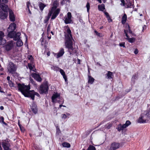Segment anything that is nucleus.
Instances as JSON below:
<instances>
[{
  "label": "nucleus",
  "instance_id": "f257e3e1",
  "mask_svg": "<svg viewBox=\"0 0 150 150\" xmlns=\"http://www.w3.org/2000/svg\"><path fill=\"white\" fill-rule=\"evenodd\" d=\"M64 33L65 45L66 47L68 49L70 54H72L76 52V50L72 46L73 39L71 35V30L68 26L66 27Z\"/></svg>",
  "mask_w": 150,
  "mask_h": 150
},
{
  "label": "nucleus",
  "instance_id": "f03ea898",
  "mask_svg": "<svg viewBox=\"0 0 150 150\" xmlns=\"http://www.w3.org/2000/svg\"><path fill=\"white\" fill-rule=\"evenodd\" d=\"M18 90L20 91L21 93L25 97H29L30 86L29 85H25L24 84L18 83Z\"/></svg>",
  "mask_w": 150,
  "mask_h": 150
},
{
  "label": "nucleus",
  "instance_id": "7ed1b4c3",
  "mask_svg": "<svg viewBox=\"0 0 150 150\" xmlns=\"http://www.w3.org/2000/svg\"><path fill=\"white\" fill-rule=\"evenodd\" d=\"M0 7L1 10H0V18L1 19H4L8 16L7 10L8 9L7 5L3 3L0 4Z\"/></svg>",
  "mask_w": 150,
  "mask_h": 150
},
{
  "label": "nucleus",
  "instance_id": "20e7f679",
  "mask_svg": "<svg viewBox=\"0 0 150 150\" xmlns=\"http://www.w3.org/2000/svg\"><path fill=\"white\" fill-rule=\"evenodd\" d=\"M52 101L53 103L58 102L59 103H63L64 101L63 99L60 97L59 94L55 93L54 94L52 97Z\"/></svg>",
  "mask_w": 150,
  "mask_h": 150
},
{
  "label": "nucleus",
  "instance_id": "39448f33",
  "mask_svg": "<svg viewBox=\"0 0 150 150\" xmlns=\"http://www.w3.org/2000/svg\"><path fill=\"white\" fill-rule=\"evenodd\" d=\"M58 4L59 2L57 1L56 0L54 1L53 4V7L52 8L51 10H50L48 13L47 19V21L50 18L54 11L56 10V9Z\"/></svg>",
  "mask_w": 150,
  "mask_h": 150
},
{
  "label": "nucleus",
  "instance_id": "423d86ee",
  "mask_svg": "<svg viewBox=\"0 0 150 150\" xmlns=\"http://www.w3.org/2000/svg\"><path fill=\"white\" fill-rule=\"evenodd\" d=\"M131 124V122L129 120H127L125 123L123 125L120 124L117 126V127L116 128L118 131L120 132L121 130H123L124 129L127 127L128 126Z\"/></svg>",
  "mask_w": 150,
  "mask_h": 150
},
{
  "label": "nucleus",
  "instance_id": "0eeeda50",
  "mask_svg": "<svg viewBox=\"0 0 150 150\" xmlns=\"http://www.w3.org/2000/svg\"><path fill=\"white\" fill-rule=\"evenodd\" d=\"M7 69L10 73L13 74L15 72L16 69L13 63L11 62L8 65Z\"/></svg>",
  "mask_w": 150,
  "mask_h": 150
},
{
  "label": "nucleus",
  "instance_id": "6e6552de",
  "mask_svg": "<svg viewBox=\"0 0 150 150\" xmlns=\"http://www.w3.org/2000/svg\"><path fill=\"white\" fill-rule=\"evenodd\" d=\"M48 87L47 84H42L40 86V92L41 94L46 93L47 92Z\"/></svg>",
  "mask_w": 150,
  "mask_h": 150
},
{
  "label": "nucleus",
  "instance_id": "1a4fd4ad",
  "mask_svg": "<svg viewBox=\"0 0 150 150\" xmlns=\"http://www.w3.org/2000/svg\"><path fill=\"white\" fill-rule=\"evenodd\" d=\"M71 18L72 16L71 13L68 12L67 14L64 17V23L66 24L71 23L72 21Z\"/></svg>",
  "mask_w": 150,
  "mask_h": 150
},
{
  "label": "nucleus",
  "instance_id": "9d476101",
  "mask_svg": "<svg viewBox=\"0 0 150 150\" xmlns=\"http://www.w3.org/2000/svg\"><path fill=\"white\" fill-rule=\"evenodd\" d=\"M2 145L4 150H11L10 148V144L8 141L3 140L2 142Z\"/></svg>",
  "mask_w": 150,
  "mask_h": 150
},
{
  "label": "nucleus",
  "instance_id": "9b49d317",
  "mask_svg": "<svg viewBox=\"0 0 150 150\" xmlns=\"http://www.w3.org/2000/svg\"><path fill=\"white\" fill-rule=\"evenodd\" d=\"M141 116L145 122L148 121L150 118V111H146L143 113Z\"/></svg>",
  "mask_w": 150,
  "mask_h": 150
},
{
  "label": "nucleus",
  "instance_id": "f8f14e48",
  "mask_svg": "<svg viewBox=\"0 0 150 150\" xmlns=\"http://www.w3.org/2000/svg\"><path fill=\"white\" fill-rule=\"evenodd\" d=\"M120 146V144L118 143L113 142L112 143L110 147L108 148V150H116L119 149Z\"/></svg>",
  "mask_w": 150,
  "mask_h": 150
},
{
  "label": "nucleus",
  "instance_id": "ddd939ff",
  "mask_svg": "<svg viewBox=\"0 0 150 150\" xmlns=\"http://www.w3.org/2000/svg\"><path fill=\"white\" fill-rule=\"evenodd\" d=\"M36 95L37 96L39 97L40 95L37 92L34 91V90H32L30 91L29 96L28 97H30L33 100H34L35 96Z\"/></svg>",
  "mask_w": 150,
  "mask_h": 150
},
{
  "label": "nucleus",
  "instance_id": "4468645a",
  "mask_svg": "<svg viewBox=\"0 0 150 150\" xmlns=\"http://www.w3.org/2000/svg\"><path fill=\"white\" fill-rule=\"evenodd\" d=\"M9 18L11 21L14 22L15 20V18L13 13L10 9L9 10Z\"/></svg>",
  "mask_w": 150,
  "mask_h": 150
},
{
  "label": "nucleus",
  "instance_id": "2eb2a0df",
  "mask_svg": "<svg viewBox=\"0 0 150 150\" xmlns=\"http://www.w3.org/2000/svg\"><path fill=\"white\" fill-rule=\"evenodd\" d=\"M16 28V24L14 23H11L8 28V32L14 31Z\"/></svg>",
  "mask_w": 150,
  "mask_h": 150
},
{
  "label": "nucleus",
  "instance_id": "dca6fc26",
  "mask_svg": "<svg viewBox=\"0 0 150 150\" xmlns=\"http://www.w3.org/2000/svg\"><path fill=\"white\" fill-rule=\"evenodd\" d=\"M13 41H9L6 46V49L7 51L10 50L13 46Z\"/></svg>",
  "mask_w": 150,
  "mask_h": 150
},
{
  "label": "nucleus",
  "instance_id": "f3484780",
  "mask_svg": "<svg viewBox=\"0 0 150 150\" xmlns=\"http://www.w3.org/2000/svg\"><path fill=\"white\" fill-rule=\"evenodd\" d=\"M127 2L126 5L127 8H133L134 7L133 0H126Z\"/></svg>",
  "mask_w": 150,
  "mask_h": 150
},
{
  "label": "nucleus",
  "instance_id": "a211bd4d",
  "mask_svg": "<svg viewBox=\"0 0 150 150\" xmlns=\"http://www.w3.org/2000/svg\"><path fill=\"white\" fill-rule=\"evenodd\" d=\"M64 50L63 48L60 49V51L57 53H55L54 54V56H56V57L57 58H58L61 57H62L64 54Z\"/></svg>",
  "mask_w": 150,
  "mask_h": 150
},
{
  "label": "nucleus",
  "instance_id": "6ab92c4d",
  "mask_svg": "<svg viewBox=\"0 0 150 150\" xmlns=\"http://www.w3.org/2000/svg\"><path fill=\"white\" fill-rule=\"evenodd\" d=\"M124 32L125 34V36L126 37V38L125 39L127 40L130 43H133L135 42V38H129L125 30H124Z\"/></svg>",
  "mask_w": 150,
  "mask_h": 150
},
{
  "label": "nucleus",
  "instance_id": "aec40b11",
  "mask_svg": "<svg viewBox=\"0 0 150 150\" xmlns=\"http://www.w3.org/2000/svg\"><path fill=\"white\" fill-rule=\"evenodd\" d=\"M32 77L34 78L38 82H41L42 81V79L38 74L34 73L32 74Z\"/></svg>",
  "mask_w": 150,
  "mask_h": 150
},
{
  "label": "nucleus",
  "instance_id": "412c9836",
  "mask_svg": "<svg viewBox=\"0 0 150 150\" xmlns=\"http://www.w3.org/2000/svg\"><path fill=\"white\" fill-rule=\"evenodd\" d=\"M60 12V9L59 8L57 9L56 10L54 11L52 13L53 15L51 17V19H54L57 16Z\"/></svg>",
  "mask_w": 150,
  "mask_h": 150
},
{
  "label": "nucleus",
  "instance_id": "4be33fe9",
  "mask_svg": "<svg viewBox=\"0 0 150 150\" xmlns=\"http://www.w3.org/2000/svg\"><path fill=\"white\" fill-rule=\"evenodd\" d=\"M32 111L34 113L36 114L38 112V109L37 105L35 104H33L31 107Z\"/></svg>",
  "mask_w": 150,
  "mask_h": 150
},
{
  "label": "nucleus",
  "instance_id": "5701e85b",
  "mask_svg": "<svg viewBox=\"0 0 150 150\" xmlns=\"http://www.w3.org/2000/svg\"><path fill=\"white\" fill-rule=\"evenodd\" d=\"M21 34L19 32H17V33H15V35L14 36L13 39L14 40L16 41L17 40L20 39V36Z\"/></svg>",
  "mask_w": 150,
  "mask_h": 150
},
{
  "label": "nucleus",
  "instance_id": "b1692460",
  "mask_svg": "<svg viewBox=\"0 0 150 150\" xmlns=\"http://www.w3.org/2000/svg\"><path fill=\"white\" fill-rule=\"evenodd\" d=\"M138 76L137 74H135L133 75L131 79V83L132 85L134 84L135 82V80L137 79Z\"/></svg>",
  "mask_w": 150,
  "mask_h": 150
},
{
  "label": "nucleus",
  "instance_id": "393cba45",
  "mask_svg": "<svg viewBox=\"0 0 150 150\" xmlns=\"http://www.w3.org/2000/svg\"><path fill=\"white\" fill-rule=\"evenodd\" d=\"M59 71L62 74V75L63 76V77L64 79L65 80V81H66L67 80V77L65 75V72H64V70L62 69H59Z\"/></svg>",
  "mask_w": 150,
  "mask_h": 150
},
{
  "label": "nucleus",
  "instance_id": "a878e982",
  "mask_svg": "<svg viewBox=\"0 0 150 150\" xmlns=\"http://www.w3.org/2000/svg\"><path fill=\"white\" fill-rule=\"evenodd\" d=\"M8 37L11 38H13L14 35H15V31L8 32Z\"/></svg>",
  "mask_w": 150,
  "mask_h": 150
},
{
  "label": "nucleus",
  "instance_id": "bb28decb",
  "mask_svg": "<svg viewBox=\"0 0 150 150\" xmlns=\"http://www.w3.org/2000/svg\"><path fill=\"white\" fill-rule=\"evenodd\" d=\"M112 72L110 71H108V73L106 74V78L109 79H112Z\"/></svg>",
  "mask_w": 150,
  "mask_h": 150
},
{
  "label": "nucleus",
  "instance_id": "cd10ccee",
  "mask_svg": "<svg viewBox=\"0 0 150 150\" xmlns=\"http://www.w3.org/2000/svg\"><path fill=\"white\" fill-rule=\"evenodd\" d=\"M127 19V16L126 14H124L122 18V24L125 23Z\"/></svg>",
  "mask_w": 150,
  "mask_h": 150
},
{
  "label": "nucleus",
  "instance_id": "c85d7f7f",
  "mask_svg": "<svg viewBox=\"0 0 150 150\" xmlns=\"http://www.w3.org/2000/svg\"><path fill=\"white\" fill-rule=\"evenodd\" d=\"M98 8L99 11H103L105 9V5L103 4L98 5Z\"/></svg>",
  "mask_w": 150,
  "mask_h": 150
},
{
  "label": "nucleus",
  "instance_id": "c756f323",
  "mask_svg": "<svg viewBox=\"0 0 150 150\" xmlns=\"http://www.w3.org/2000/svg\"><path fill=\"white\" fill-rule=\"evenodd\" d=\"M88 83L91 84H92L94 81V79L90 76H88Z\"/></svg>",
  "mask_w": 150,
  "mask_h": 150
},
{
  "label": "nucleus",
  "instance_id": "7c9ffc66",
  "mask_svg": "<svg viewBox=\"0 0 150 150\" xmlns=\"http://www.w3.org/2000/svg\"><path fill=\"white\" fill-rule=\"evenodd\" d=\"M46 6V5L42 3L41 2L39 3V7L41 11H42L44 8Z\"/></svg>",
  "mask_w": 150,
  "mask_h": 150
},
{
  "label": "nucleus",
  "instance_id": "2f4dec72",
  "mask_svg": "<svg viewBox=\"0 0 150 150\" xmlns=\"http://www.w3.org/2000/svg\"><path fill=\"white\" fill-rule=\"evenodd\" d=\"M17 41L16 42V45L18 47H21L23 44V42L22 40L20 39L17 40Z\"/></svg>",
  "mask_w": 150,
  "mask_h": 150
},
{
  "label": "nucleus",
  "instance_id": "473e14b6",
  "mask_svg": "<svg viewBox=\"0 0 150 150\" xmlns=\"http://www.w3.org/2000/svg\"><path fill=\"white\" fill-rule=\"evenodd\" d=\"M51 68L52 70L55 71H57L59 69V67L57 66L54 65H52Z\"/></svg>",
  "mask_w": 150,
  "mask_h": 150
},
{
  "label": "nucleus",
  "instance_id": "72a5a7b5",
  "mask_svg": "<svg viewBox=\"0 0 150 150\" xmlns=\"http://www.w3.org/2000/svg\"><path fill=\"white\" fill-rule=\"evenodd\" d=\"M137 122L139 123H145V121L144 120L143 118H142V116L139 118L137 120Z\"/></svg>",
  "mask_w": 150,
  "mask_h": 150
},
{
  "label": "nucleus",
  "instance_id": "f704fd0d",
  "mask_svg": "<svg viewBox=\"0 0 150 150\" xmlns=\"http://www.w3.org/2000/svg\"><path fill=\"white\" fill-rule=\"evenodd\" d=\"M6 42V40L4 38H0V45H4Z\"/></svg>",
  "mask_w": 150,
  "mask_h": 150
},
{
  "label": "nucleus",
  "instance_id": "c9c22d12",
  "mask_svg": "<svg viewBox=\"0 0 150 150\" xmlns=\"http://www.w3.org/2000/svg\"><path fill=\"white\" fill-rule=\"evenodd\" d=\"M126 28H127L128 29L125 30H126V32L127 33L128 32H129L130 34H132V32L131 31L130 28L129 26V25H127L126 26Z\"/></svg>",
  "mask_w": 150,
  "mask_h": 150
},
{
  "label": "nucleus",
  "instance_id": "e433bc0d",
  "mask_svg": "<svg viewBox=\"0 0 150 150\" xmlns=\"http://www.w3.org/2000/svg\"><path fill=\"white\" fill-rule=\"evenodd\" d=\"M62 146L64 147L69 148L70 147V144L68 143L64 142L62 144Z\"/></svg>",
  "mask_w": 150,
  "mask_h": 150
},
{
  "label": "nucleus",
  "instance_id": "4c0bfd02",
  "mask_svg": "<svg viewBox=\"0 0 150 150\" xmlns=\"http://www.w3.org/2000/svg\"><path fill=\"white\" fill-rule=\"evenodd\" d=\"M87 150H96V148L92 145H90L87 149Z\"/></svg>",
  "mask_w": 150,
  "mask_h": 150
},
{
  "label": "nucleus",
  "instance_id": "58836bf2",
  "mask_svg": "<svg viewBox=\"0 0 150 150\" xmlns=\"http://www.w3.org/2000/svg\"><path fill=\"white\" fill-rule=\"evenodd\" d=\"M28 67L30 70H32L33 69L34 66L31 63H28Z\"/></svg>",
  "mask_w": 150,
  "mask_h": 150
},
{
  "label": "nucleus",
  "instance_id": "ea45409f",
  "mask_svg": "<svg viewBox=\"0 0 150 150\" xmlns=\"http://www.w3.org/2000/svg\"><path fill=\"white\" fill-rule=\"evenodd\" d=\"M9 86L11 87H14V84L13 82L11 81H9L8 82Z\"/></svg>",
  "mask_w": 150,
  "mask_h": 150
},
{
  "label": "nucleus",
  "instance_id": "a19ab883",
  "mask_svg": "<svg viewBox=\"0 0 150 150\" xmlns=\"http://www.w3.org/2000/svg\"><path fill=\"white\" fill-rule=\"evenodd\" d=\"M86 7L87 8V12L88 13L89 12V11L90 9V4L89 2H87L86 5Z\"/></svg>",
  "mask_w": 150,
  "mask_h": 150
},
{
  "label": "nucleus",
  "instance_id": "79ce46f5",
  "mask_svg": "<svg viewBox=\"0 0 150 150\" xmlns=\"http://www.w3.org/2000/svg\"><path fill=\"white\" fill-rule=\"evenodd\" d=\"M61 118L64 120H65L68 118L65 114H62L61 115Z\"/></svg>",
  "mask_w": 150,
  "mask_h": 150
},
{
  "label": "nucleus",
  "instance_id": "37998d69",
  "mask_svg": "<svg viewBox=\"0 0 150 150\" xmlns=\"http://www.w3.org/2000/svg\"><path fill=\"white\" fill-rule=\"evenodd\" d=\"M94 32L98 36H99L100 37H102L103 36L102 34L98 32L96 30H95Z\"/></svg>",
  "mask_w": 150,
  "mask_h": 150
},
{
  "label": "nucleus",
  "instance_id": "c03bdc74",
  "mask_svg": "<svg viewBox=\"0 0 150 150\" xmlns=\"http://www.w3.org/2000/svg\"><path fill=\"white\" fill-rule=\"evenodd\" d=\"M26 5H27V8H28V9H30V7H32L29 1L27 2Z\"/></svg>",
  "mask_w": 150,
  "mask_h": 150
},
{
  "label": "nucleus",
  "instance_id": "a18cd8bd",
  "mask_svg": "<svg viewBox=\"0 0 150 150\" xmlns=\"http://www.w3.org/2000/svg\"><path fill=\"white\" fill-rule=\"evenodd\" d=\"M4 36V33L2 31H0V38H3Z\"/></svg>",
  "mask_w": 150,
  "mask_h": 150
},
{
  "label": "nucleus",
  "instance_id": "49530a36",
  "mask_svg": "<svg viewBox=\"0 0 150 150\" xmlns=\"http://www.w3.org/2000/svg\"><path fill=\"white\" fill-rule=\"evenodd\" d=\"M2 121V123L5 125H6L7 124L4 121V118L3 117H0V120Z\"/></svg>",
  "mask_w": 150,
  "mask_h": 150
},
{
  "label": "nucleus",
  "instance_id": "de8ad7c7",
  "mask_svg": "<svg viewBox=\"0 0 150 150\" xmlns=\"http://www.w3.org/2000/svg\"><path fill=\"white\" fill-rule=\"evenodd\" d=\"M50 25H48L47 27V33H49L50 31Z\"/></svg>",
  "mask_w": 150,
  "mask_h": 150
},
{
  "label": "nucleus",
  "instance_id": "09e8293b",
  "mask_svg": "<svg viewBox=\"0 0 150 150\" xmlns=\"http://www.w3.org/2000/svg\"><path fill=\"white\" fill-rule=\"evenodd\" d=\"M108 126L106 128L108 129H109L110 128V127H112V125L110 124V123H109V124H108Z\"/></svg>",
  "mask_w": 150,
  "mask_h": 150
},
{
  "label": "nucleus",
  "instance_id": "8fccbe9b",
  "mask_svg": "<svg viewBox=\"0 0 150 150\" xmlns=\"http://www.w3.org/2000/svg\"><path fill=\"white\" fill-rule=\"evenodd\" d=\"M119 45L120 47H125V43L124 42H122V43H120Z\"/></svg>",
  "mask_w": 150,
  "mask_h": 150
},
{
  "label": "nucleus",
  "instance_id": "3c124183",
  "mask_svg": "<svg viewBox=\"0 0 150 150\" xmlns=\"http://www.w3.org/2000/svg\"><path fill=\"white\" fill-rule=\"evenodd\" d=\"M121 3L120 4L121 5H122L123 6H124L125 5V1L124 0H121Z\"/></svg>",
  "mask_w": 150,
  "mask_h": 150
},
{
  "label": "nucleus",
  "instance_id": "603ef678",
  "mask_svg": "<svg viewBox=\"0 0 150 150\" xmlns=\"http://www.w3.org/2000/svg\"><path fill=\"white\" fill-rule=\"evenodd\" d=\"M1 2L7 3L8 2V0H0V3Z\"/></svg>",
  "mask_w": 150,
  "mask_h": 150
},
{
  "label": "nucleus",
  "instance_id": "864d4df0",
  "mask_svg": "<svg viewBox=\"0 0 150 150\" xmlns=\"http://www.w3.org/2000/svg\"><path fill=\"white\" fill-rule=\"evenodd\" d=\"M65 115H66V116L67 117H68V118H69V116H70V114L69 113H68V112H66L65 113Z\"/></svg>",
  "mask_w": 150,
  "mask_h": 150
},
{
  "label": "nucleus",
  "instance_id": "5fc2aeb1",
  "mask_svg": "<svg viewBox=\"0 0 150 150\" xmlns=\"http://www.w3.org/2000/svg\"><path fill=\"white\" fill-rule=\"evenodd\" d=\"M33 58V57H32V56L31 55H30V56H29L28 59H31V61L32 63L33 62V61H32Z\"/></svg>",
  "mask_w": 150,
  "mask_h": 150
},
{
  "label": "nucleus",
  "instance_id": "6e6d98bb",
  "mask_svg": "<svg viewBox=\"0 0 150 150\" xmlns=\"http://www.w3.org/2000/svg\"><path fill=\"white\" fill-rule=\"evenodd\" d=\"M134 52V54H137L138 53V50L137 49H135Z\"/></svg>",
  "mask_w": 150,
  "mask_h": 150
},
{
  "label": "nucleus",
  "instance_id": "4d7b16f0",
  "mask_svg": "<svg viewBox=\"0 0 150 150\" xmlns=\"http://www.w3.org/2000/svg\"><path fill=\"white\" fill-rule=\"evenodd\" d=\"M109 22L112 21V20L110 18V17L109 16L107 18Z\"/></svg>",
  "mask_w": 150,
  "mask_h": 150
},
{
  "label": "nucleus",
  "instance_id": "13d9d810",
  "mask_svg": "<svg viewBox=\"0 0 150 150\" xmlns=\"http://www.w3.org/2000/svg\"><path fill=\"white\" fill-rule=\"evenodd\" d=\"M104 13L105 15L106 16L107 18L109 16V15L108 13L107 12H105Z\"/></svg>",
  "mask_w": 150,
  "mask_h": 150
},
{
  "label": "nucleus",
  "instance_id": "bf43d9fd",
  "mask_svg": "<svg viewBox=\"0 0 150 150\" xmlns=\"http://www.w3.org/2000/svg\"><path fill=\"white\" fill-rule=\"evenodd\" d=\"M80 62H81V60L79 59H77V64H80Z\"/></svg>",
  "mask_w": 150,
  "mask_h": 150
},
{
  "label": "nucleus",
  "instance_id": "052dcab7",
  "mask_svg": "<svg viewBox=\"0 0 150 150\" xmlns=\"http://www.w3.org/2000/svg\"><path fill=\"white\" fill-rule=\"evenodd\" d=\"M10 77L9 76H7V79L8 81V82L9 81H11V80H10Z\"/></svg>",
  "mask_w": 150,
  "mask_h": 150
},
{
  "label": "nucleus",
  "instance_id": "680f3d73",
  "mask_svg": "<svg viewBox=\"0 0 150 150\" xmlns=\"http://www.w3.org/2000/svg\"><path fill=\"white\" fill-rule=\"evenodd\" d=\"M0 109L1 110H4V107L3 106H1L0 107Z\"/></svg>",
  "mask_w": 150,
  "mask_h": 150
},
{
  "label": "nucleus",
  "instance_id": "e2e57ef3",
  "mask_svg": "<svg viewBox=\"0 0 150 150\" xmlns=\"http://www.w3.org/2000/svg\"><path fill=\"white\" fill-rule=\"evenodd\" d=\"M30 81H31V82L33 84H35V82H34L33 81V79H31L30 80Z\"/></svg>",
  "mask_w": 150,
  "mask_h": 150
},
{
  "label": "nucleus",
  "instance_id": "0e129e2a",
  "mask_svg": "<svg viewBox=\"0 0 150 150\" xmlns=\"http://www.w3.org/2000/svg\"><path fill=\"white\" fill-rule=\"evenodd\" d=\"M79 21L81 23H82L83 22V20L81 18H79Z\"/></svg>",
  "mask_w": 150,
  "mask_h": 150
},
{
  "label": "nucleus",
  "instance_id": "69168bd1",
  "mask_svg": "<svg viewBox=\"0 0 150 150\" xmlns=\"http://www.w3.org/2000/svg\"><path fill=\"white\" fill-rule=\"evenodd\" d=\"M50 52H47V55L48 56H49L50 55Z\"/></svg>",
  "mask_w": 150,
  "mask_h": 150
},
{
  "label": "nucleus",
  "instance_id": "338daca9",
  "mask_svg": "<svg viewBox=\"0 0 150 150\" xmlns=\"http://www.w3.org/2000/svg\"><path fill=\"white\" fill-rule=\"evenodd\" d=\"M28 11H29V13L30 14H31V12L30 11V9H28Z\"/></svg>",
  "mask_w": 150,
  "mask_h": 150
},
{
  "label": "nucleus",
  "instance_id": "774afa93",
  "mask_svg": "<svg viewBox=\"0 0 150 150\" xmlns=\"http://www.w3.org/2000/svg\"><path fill=\"white\" fill-rule=\"evenodd\" d=\"M0 150H2V148L1 146V144L0 143Z\"/></svg>",
  "mask_w": 150,
  "mask_h": 150
}]
</instances>
